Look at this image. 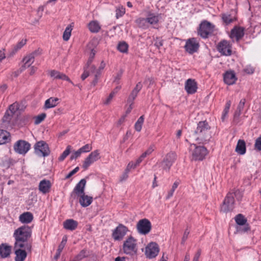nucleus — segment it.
<instances>
[{
	"instance_id": "1",
	"label": "nucleus",
	"mask_w": 261,
	"mask_h": 261,
	"mask_svg": "<svg viewBox=\"0 0 261 261\" xmlns=\"http://www.w3.org/2000/svg\"><path fill=\"white\" fill-rule=\"evenodd\" d=\"M31 236L32 229L30 227L23 226L19 227L14 232L13 236L15 240L14 245H17V246H25L31 251L32 243L30 239Z\"/></svg>"
},
{
	"instance_id": "2",
	"label": "nucleus",
	"mask_w": 261,
	"mask_h": 261,
	"mask_svg": "<svg viewBox=\"0 0 261 261\" xmlns=\"http://www.w3.org/2000/svg\"><path fill=\"white\" fill-rule=\"evenodd\" d=\"M210 129L211 127L206 120L199 122L193 134L195 136V139L203 143L207 142L211 138Z\"/></svg>"
},
{
	"instance_id": "3",
	"label": "nucleus",
	"mask_w": 261,
	"mask_h": 261,
	"mask_svg": "<svg viewBox=\"0 0 261 261\" xmlns=\"http://www.w3.org/2000/svg\"><path fill=\"white\" fill-rule=\"evenodd\" d=\"M234 196L238 199L241 198L242 197L241 192L239 190H236L233 192L228 193L221 206V212L227 213L232 211L234 208Z\"/></svg>"
},
{
	"instance_id": "4",
	"label": "nucleus",
	"mask_w": 261,
	"mask_h": 261,
	"mask_svg": "<svg viewBox=\"0 0 261 261\" xmlns=\"http://www.w3.org/2000/svg\"><path fill=\"white\" fill-rule=\"evenodd\" d=\"M137 240L132 236H129L123 244V251L128 255H134L137 252Z\"/></svg>"
},
{
	"instance_id": "5",
	"label": "nucleus",
	"mask_w": 261,
	"mask_h": 261,
	"mask_svg": "<svg viewBox=\"0 0 261 261\" xmlns=\"http://www.w3.org/2000/svg\"><path fill=\"white\" fill-rule=\"evenodd\" d=\"M175 160L176 154L173 152H170L166 154L163 161L159 163V167L163 171L168 172Z\"/></svg>"
},
{
	"instance_id": "6",
	"label": "nucleus",
	"mask_w": 261,
	"mask_h": 261,
	"mask_svg": "<svg viewBox=\"0 0 261 261\" xmlns=\"http://www.w3.org/2000/svg\"><path fill=\"white\" fill-rule=\"evenodd\" d=\"M35 153L40 156H47L50 154L48 144L44 141L37 142L34 145Z\"/></svg>"
},
{
	"instance_id": "7",
	"label": "nucleus",
	"mask_w": 261,
	"mask_h": 261,
	"mask_svg": "<svg viewBox=\"0 0 261 261\" xmlns=\"http://www.w3.org/2000/svg\"><path fill=\"white\" fill-rule=\"evenodd\" d=\"M151 227V222L146 218L140 220L136 225L138 232L144 235H146L150 232Z\"/></svg>"
},
{
	"instance_id": "8",
	"label": "nucleus",
	"mask_w": 261,
	"mask_h": 261,
	"mask_svg": "<svg viewBox=\"0 0 261 261\" xmlns=\"http://www.w3.org/2000/svg\"><path fill=\"white\" fill-rule=\"evenodd\" d=\"M214 25L207 21H202L199 26L198 34L204 38L208 37L209 34L213 32Z\"/></svg>"
},
{
	"instance_id": "9",
	"label": "nucleus",
	"mask_w": 261,
	"mask_h": 261,
	"mask_svg": "<svg viewBox=\"0 0 261 261\" xmlns=\"http://www.w3.org/2000/svg\"><path fill=\"white\" fill-rule=\"evenodd\" d=\"M31 144L22 140L17 141L14 145V150L20 154H25L30 150Z\"/></svg>"
},
{
	"instance_id": "10",
	"label": "nucleus",
	"mask_w": 261,
	"mask_h": 261,
	"mask_svg": "<svg viewBox=\"0 0 261 261\" xmlns=\"http://www.w3.org/2000/svg\"><path fill=\"white\" fill-rule=\"evenodd\" d=\"M128 231V229L126 226L119 224L113 230L112 236L115 241H120L123 239Z\"/></svg>"
},
{
	"instance_id": "11",
	"label": "nucleus",
	"mask_w": 261,
	"mask_h": 261,
	"mask_svg": "<svg viewBox=\"0 0 261 261\" xmlns=\"http://www.w3.org/2000/svg\"><path fill=\"white\" fill-rule=\"evenodd\" d=\"M14 250L15 254V261H24L27 256V251L30 252L25 246L14 245Z\"/></svg>"
},
{
	"instance_id": "12",
	"label": "nucleus",
	"mask_w": 261,
	"mask_h": 261,
	"mask_svg": "<svg viewBox=\"0 0 261 261\" xmlns=\"http://www.w3.org/2000/svg\"><path fill=\"white\" fill-rule=\"evenodd\" d=\"M100 158V153L98 150H95L92 152L85 159L83 168L86 170L94 162H96Z\"/></svg>"
},
{
	"instance_id": "13",
	"label": "nucleus",
	"mask_w": 261,
	"mask_h": 261,
	"mask_svg": "<svg viewBox=\"0 0 261 261\" xmlns=\"http://www.w3.org/2000/svg\"><path fill=\"white\" fill-rule=\"evenodd\" d=\"M199 47V42L195 38H191L188 39L185 45V50L190 54H193L197 52Z\"/></svg>"
},
{
	"instance_id": "14",
	"label": "nucleus",
	"mask_w": 261,
	"mask_h": 261,
	"mask_svg": "<svg viewBox=\"0 0 261 261\" xmlns=\"http://www.w3.org/2000/svg\"><path fill=\"white\" fill-rule=\"evenodd\" d=\"M195 149L192 152V158L194 160H202L207 153V149L204 146H196L193 144Z\"/></svg>"
},
{
	"instance_id": "15",
	"label": "nucleus",
	"mask_w": 261,
	"mask_h": 261,
	"mask_svg": "<svg viewBox=\"0 0 261 261\" xmlns=\"http://www.w3.org/2000/svg\"><path fill=\"white\" fill-rule=\"evenodd\" d=\"M159 252V248L156 243L151 242L146 247L145 254L149 258L155 257Z\"/></svg>"
},
{
	"instance_id": "16",
	"label": "nucleus",
	"mask_w": 261,
	"mask_h": 261,
	"mask_svg": "<svg viewBox=\"0 0 261 261\" xmlns=\"http://www.w3.org/2000/svg\"><path fill=\"white\" fill-rule=\"evenodd\" d=\"M218 50L224 56H230L231 54V46L226 40L221 41L217 46Z\"/></svg>"
},
{
	"instance_id": "17",
	"label": "nucleus",
	"mask_w": 261,
	"mask_h": 261,
	"mask_svg": "<svg viewBox=\"0 0 261 261\" xmlns=\"http://www.w3.org/2000/svg\"><path fill=\"white\" fill-rule=\"evenodd\" d=\"M223 80L228 85L234 84L237 80L235 72L232 70L227 71L223 74Z\"/></svg>"
},
{
	"instance_id": "18",
	"label": "nucleus",
	"mask_w": 261,
	"mask_h": 261,
	"mask_svg": "<svg viewBox=\"0 0 261 261\" xmlns=\"http://www.w3.org/2000/svg\"><path fill=\"white\" fill-rule=\"evenodd\" d=\"M244 35V29L242 27H234L231 30L230 37L235 39L237 41L240 40Z\"/></svg>"
},
{
	"instance_id": "19",
	"label": "nucleus",
	"mask_w": 261,
	"mask_h": 261,
	"mask_svg": "<svg viewBox=\"0 0 261 261\" xmlns=\"http://www.w3.org/2000/svg\"><path fill=\"white\" fill-rule=\"evenodd\" d=\"M142 88V85L141 82H139L132 90L130 94L129 95L127 99V102L128 104L133 105L134 101L136 97L137 96L138 93L141 90Z\"/></svg>"
},
{
	"instance_id": "20",
	"label": "nucleus",
	"mask_w": 261,
	"mask_h": 261,
	"mask_svg": "<svg viewBox=\"0 0 261 261\" xmlns=\"http://www.w3.org/2000/svg\"><path fill=\"white\" fill-rule=\"evenodd\" d=\"M49 75L54 80H62L66 81L73 84L70 79L65 74L56 70H52L49 71Z\"/></svg>"
},
{
	"instance_id": "21",
	"label": "nucleus",
	"mask_w": 261,
	"mask_h": 261,
	"mask_svg": "<svg viewBox=\"0 0 261 261\" xmlns=\"http://www.w3.org/2000/svg\"><path fill=\"white\" fill-rule=\"evenodd\" d=\"M197 84L194 80L188 79L185 84V89L188 93L194 94L197 91Z\"/></svg>"
},
{
	"instance_id": "22",
	"label": "nucleus",
	"mask_w": 261,
	"mask_h": 261,
	"mask_svg": "<svg viewBox=\"0 0 261 261\" xmlns=\"http://www.w3.org/2000/svg\"><path fill=\"white\" fill-rule=\"evenodd\" d=\"M86 184V179H82L74 188L73 193H75L77 196H80L84 193V189Z\"/></svg>"
},
{
	"instance_id": "23",
	"label": "nucleus",
	"mask_w": 261,
	"mask_h": 261,
	"mask_svg": "<svg viewBox=\"0 0 261 261\" xmlns=\"http://www.w3.org/2000/svg\"><path fill=\"white\" fill-rule=\"evenodd\" d=\"M78 225V222L73 219H67L63 222V227L65 229L71 231L75 230Z\"/></svg>"
},
{
	"instance_id": "24",
	"label": "nucleus",
	"mask_w": 261,
	"mask_h": 261,
	"mask_svg": "<svg viewBox=\"0 0 261 261\" xmlns=\"http://www.w3.org/2000/svg\"><path fill=\"white\" fill-rule=\"evenodd\" d=\"M50 188L51 183L48 180L43 179L39 183V189L43 194L49 192Z\"/></svg>"
},
{
	"instance_id": "25",
	"label": "nucleus",
	"mask_w": 261,
	"mask_h": 261,
	"mask_svg": "<svg viewBox=\"0 0 261 261\" xmlns=\"http://www.w3.org/2000/svg\"><path fill=\"white\" fill-rule=\"evenodd\" d=\"M80 196L79 202L83 207H87L92 203L93 200L92 197L86 195L85 193Z\"/></svg>"
},
{
	"instance_id": "26",
	"label": "nucleus",
	"mask_w": 261,
	"mask_h": 261,
	"mask_svg": "<svg viewBox=\"0 0 261 261\" xmlns=\"http://www.w3.org/2000/svg\"><path fill=\"white\" fill-rule=\"evenodd\" d=\"M11 247L4 244L0 245V255L2 258H6L10 255Z\"/></svg>"
},
{
	"instance_id": "27",
	"label": "nucleus",
	"mask_w": 261,
	"mask_h": 261,
	"mask_svg": "<svg viewBox=\"0 0 261 261\" xmlns=\"http://www.w3.org/2000/svg\"><path fill=\"white\" fill-rule=\"evenodd\" d=\"M246 143L243 140H239L238 141L236 147V151L239 154L243 155L246 152Z\"/></svg>"
},
{
	"instance_id": "28",
	"label": "nucleus",
	"mask_w": 261,
	"mask_h": 261,
	"mask_svg": "<svg viewBox=\"0 0 261 261\" xmlns=\"http://www.w3.org/2000/svg\"><path fill=\"white\" fill-rule=\"evenodd\" d=\"M33 219V216L30 212H25L19 216V220L23 223H29Z\"/></svg>"
},
{
	"instance_id": "29",
	"label": "nucleus",
	"mask_w": 261,
	"mask_h": 261,
	"mask_svg": "<svg viewBox=\"0 0 261 261\" xmlns=\"http://www.w3.org/2000/svg\"><path fill=\"white\" fill-rule=\"evenodd\" d=\"M59 99L57 97H50L47 99L44 104V107L45 109H50L56 107L58 103Z\"/></svg>"
},
{
	"instance_id": "30",
	"label": "nucleus",
	"mask_w": 261,
	"mask_h": 261,
	"mask_svg": "<svg viewBox=\"0 0 261 261\" xmlns=\"http://www.w3.org/2000/svg\"><path fill=\"white\" fill-rule=\"evenodd\" d=\"M10 140V135L5 130H0V145L5 144Z\"/></svg>"
},
{
	"instance_id": "31",
	"label": "nucleus",
	"mask_w": 261,
	"mask_h": 261,
	"mask_svg": "<svg viewBox=\"0 0 261 261\" xmlns=\"http://www.w3.org/2000/svg\"><path fill=\"white\" fill-rule=\"evenodd\" d=\"M245 102H246V100L244 98L240 100V101L238 106L237 109L236 110L234 114V118H238L240 116V115L242 113V111L244 109Z\"/></svg>"
},
{
	"instance_id": "32",
	"label": "nucleus",
	"mask_w": 261,
	"mask_h": 261,
	"mask_svg": "<svg viewBox=\"0 0 261 261\" xmlns=\"http://www.w3.org/2000/svg\"><path fill=\"white\" fill-rule=\"evenodd\" d=\"M66 242H67L66 237L63 238L62 242H61L60 244L58 246V248L57 250V252L56 253V255L54 256L55 259L57 260L59 258L61 253L62 251L63 248H64Z\"/></svg>"
},
{
	"instance_id": "33",
	"label": "nucleus",
	"mask_w": 261,
	"mask_h": 261,
	"mask_svg": "<svg viewBox=\"0 0 261 261\" xmlns=\"http://www.w3.org/2000/svg\"><path fill=\"white\" fill-rule=\"evenodd\" d=\"M146 19L148 25L156 24L159 21V16L153 13L149 14Z\"/></svg>"
},
{
	"instance_id": "34",
	"label": "nucleus",
	"mask_w": 261,
	"mask_h": 261,
	"mask_svg": "<svg viewBox=\"0 0 261 261\" xmlns=\"http://www.w3.org/2000/svg\"><path fill=\"white\" fill-rule=\"evenodd\" d=\"M136 22L140 28L146 29L149 28L146 18H139L136 20Z\"/></svg>"
},
{
	"instance_id": "35",
	"label": "nucleus",
	"mask_w": 261,
	"mask_h": 261,
	"mask_svg": "<svg viewBox=\"0 0 261 261\" xmlns=\"http://www.w3.org/2000/svg\"><path fill=\"white\" fill-rule=\"evenodd\" d=\"M236 223L239 226H243L247 224L246 218L241 214H238L234 218Z\"/></svg>"
},
{
	"instance_id": "36",
	"label": "nucleus",
	"mask_w": 261,
	"mask_h": 261,
	"mask_svg": "<svg viewBox=\"0 0 261 261\" xmlns=\"http://www.w3.org/2000/svg\"><path fill=\"white\" fill-rule=\"evenodd\" d=\"M89 30L93 33L98 32L100 27L98 23L96 21H92L89 23L88 25Z\"/></svg>"
},
{
	"instance_id": "37",
	"label": "nucleus",
	"mask_w": 261,
	"mask_h": 261,
	"mask_svg": "<svg viewBox=\"0 0 261 261\" xmlns=\"http://www.w3.org/2000/svg\"><path fill=\"white\" fill-rule=\"evenodd\" d=\"M89 255V252L86 249H83L74 258L72 261H80L84 258Z\"/></svg>"
},
{
	"instance_id": "38",
	"label": "nucleus",
	"mask_w": 261,
	"mask_h": 261,
	"mask_svg": "<svg viewBox=\"0 0 261 261\" xmlns=\"http://www.w3.org/2000/svg\"><path fill=\"white\" fill-rule=\"evenodd\" d=\"M72 30V26L71 24L68 25L65 30L64 31L63 35V39L64 41H68L71 36V32Z\"/></svg>"
},
{
	"instance_id": "39",
	"label": "nucleus",
	"mask_w": 261,
	"mask_h": 261,
	"mask_svg": "<svg viewBox=\"0 0 261 261\" xmlns=\"http://www.w3.org/2000/svg\"><path fill=\"white\" fill-rule=\"evenodd\" d=\"M23 61L24 62V66L25 67H29L34 61V57L30 54L23 58Z\"/></svg>"
},
{
	"instance_id": "40",
	"label": "nucleus",
	"mask_w": 261,
	"mask_h": 261,
	"mask_svg": "<svg viewBox=\"0 0 261 261\" xmlns=\"http://www.w3.org/2000/svg\"><path fill=\"white\" fill-rule=\"evenodd\" d=\"M143 122L144 116L142 115L139 118V119H138V120L137 121L135 124V128L136 131L139 132L141 131Z\"/></svg>"
},
{
	"instance_id": "41",
	"label": "nucleus",
	"mask_w": 261,
	"mask_h": 261,
	"mask_svg": "<svg viewBox=\"0 0 261 261\" xmlns=\"http://www.w3.org/2000/svg\"><path fill=\"white\" fill-rule=\"evenodd\" d=\"M117 49L121 53H126L128 50V45L125 42H120L117 46Z\"/></svg>"
},
{
	"instance_id": "42",
	"label": "nucleus",
	"mask_w": 261,
	"mask_h": 261,
	"mask_svg": "<svg viewBox=\"0 0 261 261\" xmlns=\"http://www.w3.org/2000/svg\"><path fill=\"white\" fill-rule=\"evenodd\" d=\"M222 19L226 24H228L234 21V18L230 14H223Z\"/></svg>"
},
{
	"instance_id": "43",
	"label": "nucleus",
	"mask_w": 261,
	"mask_h": 261,
	"mask_svg": "<svg viewBox=\"0 0 261 261\" xmlns=\"http://www.w3.org/2000/svg\"><path fill=\"white\" fill-rule=\"evenodd\" d=\"M237 231L239 233H245L250 230V227L248 224H245L243 226H239L237 228Z\"/></svg>"
},
{
	"instance_id": "44",
	"label": "nucleus",
	"mask_w": 261,
	"mask_h": 261,
	"mask_svg": "<svg viewBox=\"0 0 261 261\" xmlns=\"http://www.w3.org/2000/svg\"><path fill=\"white\" fill-rule=\"evenodd\" d=\"M125 12V8L122 6H119L116 10V17L117 18H119L122 17Z\"/></svg>"
},
{
	"instance_id": "45",
	"label": "nucleus",
	"mask_w": 261,
	"mask_h": 261,
	"mask_svg": "<svg viewBox=\"0 0 261 261\" xmlns=\"http://www.w3.org/2000/svg\"><path fill=\"white\" fill-rule=\"evenodd\" d=\"M70 146H68L67 147L66 149L64 151V152L59 158V160L60 161H63L69 155V154L70 152Z\"/></svg>"
},
{
	"instance_id": "46",
	"label": "nucleus",
	"mask_w": 261,
	"mask_h": 261,
	"mask_svg": "<svg viewBox=\"0 0 261 261\" xmlns=\"http://www.w3.org/2000/svg\"><path fill=\"white\" fill-rule=\"evenodd\" d=\"M46 116V115L45 113H42L40 115H38L35 117V124H38L40 123L45 118Z\"/></svg>"
},
{
	"instance_id": "47",
	"label": "nucleus",
	"mask_w": 261,
	"mask_h": 261,
	"mask_svg": "<svg viewBox=\"0 0 261 261\" xmlns=\"http://www.w3.org/2000/svg\"><path fill=\"white\" fill-rule=\"evenodd\" d=\"M230 105H231V101L228 100L226 102L224 110L223 111V115H222V119H223L224 118L225 116L227 114V113L229 111V110L230 109Z\"/></svg>"
},
{
	"instance_id": "48",
	"label": "nucleus",
	"mask_w": 261,
	"mask_h": 261,
	"mask_svg": "<svg viewBox=\"0 0 261 261\" xmlns=\"http://www.w3.org/2000/svg\"><path fill=\"white\" fill-rule=\"evenodd\" d=\"M154 45L159 49L163 45V40L160 37H156L154 39Z\"/></svg>"
},
{
	"instance_id": "49",
	"label": "nucleus",
	"mask_w": 261,
	"mask_h": 261,
	"mask_svg": "<svg viewBox=\"0 0 261 261\" xmlns=\"http://www.w3.org/2000/svg\"><path fill=\"white\" fill-rule=\"evenodd\" d=\"M254 148L257 150L261 151V136L255 140Z\"/></svg>"
},
{
	"instance_id": "50",
	"label": "nucleus",
	"mask_w": 261,
	"mask_h": 261,
	"mask_svg": "<svg viewBox=\"0 0 261 261\" xmlns=\"http://www.w3.org/2000/svg\"><path fill=\"white\" fill-rule=\"evenodd\" d=\"M123 74V71L122 70H120L118 73H117V75L114 78V80L113 81L114 83H115L116 84H118L119 83V81L121 79L122 75Z\"/></svg>"
},
{
	"instance_id": "51",
	"label": "nucleus",
	"mask_w": 261,
	"mask_h": 261,
	"mask_svg": "<svg viewBox=\"0 0 261 261\" xmlns=\"http://www.w3.org/2000/svg\"><path fill=\"white\" fill-rule=\"evenodd\" d=\"M92 149V146L89 144H86L79 149L80 151L82 152H89Z\"/></svg>"
},
{
	"instance_id": "52",
	"label": "nucleus",
	"mask_w": 261,
	"mask_h": 261,
	"mask_svg": "<svg viewBox=\"0 0 261 261\" xmlns=\"http://www.w3.org/2000/svg\"><path fill=\"white\" fill-rule=\"evenodd\" d=\"M190 233V230L187 228L184 233V234H183V236H182V240H181V243L182 244H184L185 242L186 241V240H187L188 238V236Z\"/></svg>"
},
{
	"instance_id": "53",
	"label": "nucleus",
	"mask_w": 261,
	"mask_h": 261,
	"mask_svg": "<svg viewBox=\"0 0 261 261\" xmlns=\"http://www.w3.org/2000/svg\"><path fill=\"white\" fill-rule=\"evenodd\" d=\"M26 40H22L14 47V49L17 51L18 49H20L23 46H24L26 43Z\"/></svg>"
},
{
	"instance_id": "54",
	"label": "nucleus",
	"mask_w": 261,
	"mask_h": 261,
	"mask_svg": "<svg viewBox=\"0 0 261 261\" xmlns=\"http://www.w3.org/2000/svg\"><path fill=\"white\" fill-rule=\"evenodd\" d=\"M79 170V167H76L75 168H74L73 170L70 171L65 177L66 179H68L70 177H71L73 175L75 174Z\"/></svg>"
},
{
	"instance_id": "55",
	"label": "nucleus",
	"mask_w": 261,
	"mask_h": 261,
	"mask_svg": "<svg viewBox=\"0 0 261 261\" xmlns=\"http://www.w3.org/2000/svg\"><path fill=\"white\" fill-rule=\"evenodd\" d=\"M105 66H106L105 63L103 61H101L98 69L96 71V74H97V75L99 76L100 74H101V70L104 69Z\"/></svg>"
},
{
	"instance_id": "56",
	"label": "nucleus",
	"mask_w": 261,
	"mask_h": 261,
	"mask_svg": "<svg viewBox=\"0 0 261 261\" xmlns=\"http://www.w3.org/2000/svg\"><path fill=\"white\" fill-rule=\"evenodd\" d=\"M81 152L79 149L72 154L70 156V160L76 159L81 155Z\"/></svg>"
},
{
	"instance_id": "57",
	"label": "nucleus",
	"mask_w": 261,
	"mask_h": 261,
	"mask_svg": "<svg viewBox=\"0 0 261 261\" xmlns=\"http://www.w3.org/2000/svg\"><path fill=\"white\" fill-rule=\"evenodd\" d=\"M126 117V115H124L121 116V117L119 119V120L117 121L116 125L117 127H119L120 126L123 122H124L125 118Z\"/></svg>"
},
{
	"instance_id": "58",
	"label": "nucleus",
	"mask_w": 261,
	"mask_h": 261,
	"mask_svg": "<svg viewBox=\"0 0 261 261\" xmlns=\"http://www.w3.org/2000/svg\"><path fill=\"white\" fill-rule=\"evenodd\" d=\"M42 53V50L40 49V48H38V49L35 50L34 51H33L32 54H31L30 55L34 57V58H35V57H37V56H40Z\"/></svg>"
},
{
	"instance_id": "59",
	"label": "nucleus",
	"mask_w": 261,
	"mask_h": 261,
	"mask_svg": "<svg viewBox=\"0 0 261 261\" xmlns=\"http://www.w3.org/2000/svg\"><path fill=\"white\" fill-rule=\"evenodd\" d=\"M201 250L198 249L196 254L194 255V257L192 261H198L199 257L201 255Z\"/></svg>"
},
{
	"instance_id": "60",
	"label": "nucleus",
	"mask_w": 261,
	"mask_h": 261,
	"mask_svg": "<svg viewBox=\"0 0 261 261\" xmlns=\"http://www.w3.org/2000/svg\"><path fill=\"white\" fill-rule=\"evenodd\" d=\"M114 95H115V92L114 91L112 92L110 94L109 97L107 99V100L105 101V103L107 104V105L109 104L110 103V102L111 101V100H112V99L113 98V97H114Z\"/></svg>"
},
{
	"instance_id": "61",
	"label": "nucleus",
	"mask_w": 261,
	"mask_h": 261,
	"mask_svg": "<svg viewBox=\"0 0 261 261\" xmlns=\"http://www.w3.org/2000/svg\"><path fill=\"white\" fill-rule=\"evenodd\" d=\"M128 171L125 170V172L123 173L122 176L120 177V181H122L123 180H126L128 177Z\"/></svg>"
},
{
	"instance_id": "62",
	"label": "nucleus",
	"mask_w": 261,
	"mask_h": 261,
	"mask_svg": "<svg viewBox=\"0 0 261 261\" xmlns=\"http://www.w3.org/2000/svg\"><path fill=\"white\" fill-rule=\"evenodd\" d=\"M9 110L12 114H14L17 110V108L15 104H13L9 107Z\"/></svg>"
},
{
	"instance_id": "63",
	"label": "nucleus",
	"mask_w": 261,
	"mask_h": 261,
	"mask_svg": "<svg viewBox=\"0 0 261 261\" xmlns=\"http://www.w3.org/2000/svg\"><path fill=\"white\" fill-rule=\"evenodd\" d=\"M89 72L86 69H85L83 73L81 75V79L83 81H84L89 76Z\"/></svg>"
},
{
	"instance_id": "64",
	"label": "nucleus",
	"mask_w": 261,
	"mask_h": 261,
	"mask_svg": "<svg viewBox=\"0 0 261 261\" xmlns=\"http://www.w3.org/2000/svg\"><path fill=\"white\" fill-rule=\"evenodd\" d=\"M174 190L173 189H171L168 193V194L166 196V199H169L170 198H171L173 195V193L174 192Z\"/></svg>"
}]
</instances>
